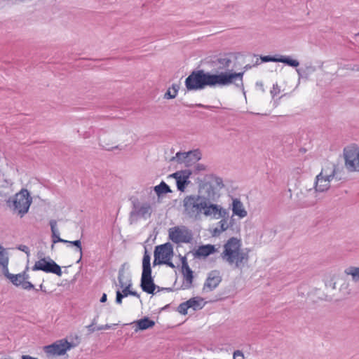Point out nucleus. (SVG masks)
I'll return each instance as SVG.
<instances>
[{"mask_svg":"<svg viewBox=\"0 0 359 359\" xmlns=\"http://www.w3.org/2000/svg\"><path fill=\"white\" fill-rule=\"evenodd\" d=\"M243 73L221 72L218 74L205 72L203 70L194 71L186 79L185 86L188 90H197L206 86H224L231 84L236 78L243 79Z\"/></svg>","mask_w":359,"mask_h":359,"instance_id":"nucleus-1","label":"nucleus"},{"mask_svg":"<svg viewBox=\"0 0 359 359\" xmlns=\"http://www.w3.org/2000/svg\"><path fill=\"white\" fill-rule=\"evenodd\" d=\"M184 212L190 217L198 219L201 215L212 219L224 217L226 212L220 205L212 204L199 196H188L183 201Z\"/></svg>","mask_w":359,"mask_h":359,"instance_id":"nucleus-2","label":"nucleus"},{"mask_svg":"<svg viewBox=\"0 0 359 359\" xmlns=\"http://www.w3.org/2000/svg\"><path fill=\"white\" fill-rule=\"evenodd\" d=\"M221 256L229 264L238 268L248 263L249 250L242 248L241 240L232 237L224 245V250Z\"/></svg>","mask_w":359,"mask_h":359,"instance_id":"nucleus-3","label":"nucleus"},{"mask_svg":"<svg viewBox=\"0 0 359 359\" xmlns=\"http://www.w3.org/2000/svg\"><path fill=\"white\" fill-rule=\"evenodd\" d=\"M337 165L330 161L324 163L321 172L316 176L315 189L316 191H325L330 187V182L337 174Z\"/></svg>","mask_w":359,"mask_h":359,"instance_id":"nucleus-4","label":"nucleus"},{"mask_svg":"<svg viewBox=\"0 0 359 359\" xmlns=\"http://www.w3.org/2000/svg\"><path fill=\"white\" fill-rule=\"evenodd\" d=\"M32 202V198L27 189H22L13 197L7 201V204L22 217L28 212Z\"/></svg>","mask_w":359,"mask_h":359,"instance_id":"nucleus-5","label":"nucleus"},{"mask_svg":"<svg viewBox=\"0 0 359 359\" xmlns=\"http://www.w3.org/2000/svg\"><path fill=\"white\" fill-rule=\"evenodd\" d=\"M173 257V248L170 243L158 245L154 250V264H165L169 266L174 267L171 262Z\"/></svg>","mask_w":359,"mask_h":359,"instance_id":"nucleus-6","label":"nucleus"},{"mask_svg":"<svg viewBox=\"0 0 359 359\" xmlns=\"http://www.w3.org/2000/svg\"><path fill=\"white\" fill-rule=\"evenodd\" d=\"M73 347L74 345L69 342L67 339H62L50 345L45 346L43 347V351L47 356H60L66 354V353Z\"/></svg>","mask_w":359,"mask_h":359,"instance_id":"nucleus-7","label":"nucleus"},{"mask_svg":"<svg viewBox=\"0 0 359 359\" xmlns=\"http://www.w3.org/2000/svg\"><path fill=\"white\" fill-rule=\"evenodd\" d=\"M29 267L22 272L18 274H12L9 273L8 270H6L4 275L16 287H21L22 289L26 290H30L34 288V285L28 280L29 278L27 271Z\"/></svg>","mask_w":359,"mask_h":359,"instance_id":"nucleus-8","label":"nucleus"},{"mask_svg":"<svg viewBox=\"0 0 359 359\" xmlns=\"http://www.w3.org/2000/svg\"><path fill=\"white\" fill-rule=\"evenodd\" d=\"M345 165L351 172L359 171V148L355 145H351L344 149Z\"/></svg>","mask_w":359,"mask_h":359,"instance_id":"nucleus-9","label":"nucleus"},{"mask_svg":"<svg viewBox=\"0 0 359 359\" xmlns=\"http://www.w3.org/2000/svg\"><path fill=\"white\" fill-rule=\"evenodd\" d=\"M168 236L175 243H189L192 238L191 232L185 226H174L169 229Z\"/></svg>","mask_w":359,"mask_h":359,"instance_id":"nucleus-10","label":"nucleus"},{"mask_svg":"<svg viewBox=\"0 0 359 359\" xmlns=\"http://www.w3.org/2000/svg\"><path fill=\"white\" fill-rule=\"evenodd\" d=\"M205 305V302L203 298L201 297H195L181 303L177 307V311L180 314L186 315L188 313L189 309L197 311L203 309Z\"/></svg>","mask_w":359,"mask_h":359,"instance_id":"nucleus-11","label":"nucleus"},{"mask_svg":"<svg viewBox=\"0 0 359 359\" xmlns=\"http://www.w3.org/2000/svg\"><path fill=\"white\" fill-rule=\"evenodd\" d=\"M33 270H41L46 273H53L60 276L62 275L60 266L54 261H48L45 258L40 259L36 262L33 266Z\"/></svg>","mask_w":359,"mask_h":359,"instance_id":"nucleus-12","label":"nucleus"},{"mask_svg":"<svg viewBox=\"0 0 359 359\" xmlns=\"http://www.w3.org/2000/svg\"><path fill=\"white\" fill-rule=\"evenodd\" d=\"M222 280L221 276L219 273L212 271L209 273L203 287L205 292H210L215 289Z\"/></svg>","mask_w":359,"mask_h":359,"instance_id":"nucleus-13","label":"nucleus"},{"mask_svg":"<svg viewBox=\"0 0 359 359\" xmlns=\"http://www.w3.org/2000/svg\"><path fill=\"white\" fill-rule=\"evenodd\" d=\"M182 273L184 279L188 285H191L193 282V271L190 269L185 257L182 259Z\"/></svg>","mask_w":359,"mask_h":359,"instance_id":"nucleus-14","label":"nucleus"},{"mask_svg":"<svg viewBox=\"0 0 359 359\" xmlns=\"http://www.w3.org/2000/svg\"><path fill=\"white\" fill-rule=\"evenodd\" d=\"M140 285L142 290L148 294H154L156 290V285L151 276L141 277Z\"/></svg>","mask_w":359,"mask_h":359,"instance_id":"nucleus-15","label":"nucleus"},{"mask_svg":"<svg viewBox=\"0 0 359 359\" xmlns=\"http://www.w3.org/2000/svg\"><path fill=\"white\" fill-rule=\"evenodd\" d=\"M232 211L233 215L240 218H243L247 216V211L245 210L243 203L237 198L233 200Z\"/></svg>","mask_w":359,"mask_h":359,"instance_id":"nucleus-16","label":"nucleus"},{"mask_svg":"<svg viewBox=\"0 0 359 359\" xmlns=\"http://www.w3.org/2000/svg\"><path fill=\"white\" fill-rule=\"evenodd\" d=\"M215 251V246L212 245H205L198 248L196 250L195 256L197 257H206Z\"/></svg>","mask_w":359,"mask_h":359,"instance_id":"nucleus-17","label":"nucleus"},{"mask_svg":"<svg viewBox=\"0 0 359 359\" xmlns=\"http://www.w3.org/2000/svg\"><path fill=\"white\" fill-rule=\"evenodd\" d=\"M150 255L145 251L142 259V277L151 276V268L150 264Z\"/></svg>","mask_w":359,"mask_h":359,"instance_id":"nucleus-18","label":"nucleus"},{"mask_svg":"<svg viewBox=\"0 0 359 359\" xmlns=\"http://www.w3.org/2000/svg\"><path fill=\"white\" fill-rule=\"evenodd\" d=\"M50 227H51V231H52V238H53V243H66L69 242L67 240H65L63 238H61L59 236L58 231L56 229L57 222L55 220H52L50 222Z\"/></svg>","mask_w":359,"mask_h":359,"instance_id":"nucleus-19","label":"nucleus"},{"mask_svg":"<svg viewBox=\"0 0 359 359\" xmlns=\"http://www.w3.org/2000/svg\"><path fill=\"white\" fill-rule=\"evenodd\" d=\"M0 265L2 267L3 273L8 270V257L6 250L0 245Z\"/></svg>","mask_w":359,"mask_h":359,"instance_id":"nucleus-20","label":"nucleus"},{"mask_svg":"<svg viewBox=\"0 0 359 359\" xmlns=\"http://www.w3.org/2000/svg\"><path fill=\"white\" fill-rule=\"evenodd\" d=\"M136 325L139 330H144L154 327L155 325V322L152 320H150L149 318L146 317L137 320L136 322Z\"/></svg>","mask_w":359,"mask_h":359,"instance_id":"nucleus-21","label":"nucleus"},{"mask_svg":"<svg viewBox=\"0 0 359 359\" xmlns=\"http://www.w3.org/2000/svg\"><path fill=\"white\" fill-rule=\"evenodd\" d=\"M180 89L179 85L172 84L171 87H170L167 92L164 95V98L165 99H173L175 98L178 93Z\"/></svg>","mask_w":359,"mask_h":359,"instance_id":"nucleus-22","label":"nucleus"},{"mask_svg":"<svg viewBox=\"0 0 359 359\" xmlns=\"http://www.w3.org/2000/svg\"><path fill=\"white\" fill-rule=\"evenodd\" d=\"M278 62L285 63L293 67H297L299 65V62L297 60L284 56L278 57Z\"/></svg>","mask_w":359,"mask_h":359,"instance_id":"nucleus-23","label":"nucleus"},{"mask_svg":"<svg viewBox=\"0 0 359 359\" xmlns=\"http://www.w3.org/2000/svg\"><path fill=\"white\" fill-rule=\"evenodd\" d=\"M229 227V224L225 219H222L218 223V226L213 230L214 235H219L222 232L226 230Z\"/></svg>","mask_w":359,"mask_h":359,"instance_id":"nucleus-24","label":"nucleus"},{"mask_svg":"<svg viewBox=\"0 0 359 359\" xmlns=\"http://www.w3.org/2000/svg\"><path fill=\"white\" fill-rule=\"evenodd\" d=\"M154 190L158 195L170 191V187L164 182H161L159 185L156 186Z\"/></svg>","mask_w":359,"mask_h":359,"instance_id":"nucleus-25","label":"nucleus"},{"mask_svg":"<svg viewBox=\"0 0 359 359\" xmlns=\"http://www.w3.org/2000/svg\"><path fill=\"white\" fill-rule=\"evenodd\" d=\"M345 273L351 275L354 280L359 281V268L349 267L345 270Z\"/></svg>","mask_w":359,"mask_h":359,"instance_id":"nucleus-26","label":"nucleus"},{"mask_svg":"<svg viewBox=\"0 0 359 359\" xmlns=\"http://www.w3.org/2000/svg\"><path fill=\"white\" fill-rule=\"evenodd\" d=\"M131 286V284H128L121 292L122 295H123V297H126L128 295H133V296H137V293L135 292L131 291L130 290V287Z\"/></svg>","mask_w":359,"mask_h":359,"instance_id":"nucleus-27","label":"nucleus"},{"mask_svg":"<svg viewBox=\"0 0 359 359\" xmlns=\"http://www.w3.org/2000/svg\"><path fill=\"white\" fill-rule=\"evenodd\" d=\"M186 183H187V181L185 180H182L180 177L179 179L177 180V189L180 191H183L184 190Z\"/></svg>","mask_w":359,"mask_h":359,"instance_id":"nucleus-28","label":"nucleus"},{"mask_svg":"<svg viewBox=\"0 0 359 359\" xmlns=\"http://www.w3.org/2000/svg\"><path fill=\"white\" fill-rule=\"evenodd\" d=\"M67 243H68L69 245H74L76 246V248L79 250V252L81 255V253H82V247H81V241L79 240H76V241H69V242H67Z\"/></svg>","mask_w":359,"mask_h":359,"instance_id":"nucleus-29","label":"nucleus"},{"mask_svg":"<svg viewBox=\"0 0 359 359\" xmlns=\"http://www.w3.org/2000/svg\"><path fill=\"white\" fill-rule=\"evenodd\" d=\"M263 62H278V57L264 56L262 57Z\"/></svg>","mask_w":359,"mask_h":359,"instance_id":"nucleus-30","label":"nucleus"},{"mask_svg":"<svg viewBox=\"0 0 359 359\" xmlns=\"http://www.w3.org/2000/svg\"><path fill=\"white\" fill-rule=\"evenodd\" d=\"M191 155L196 156V154H195V152H191V151L188 152V153H182V154L177 153V157L179 159H181V156H182L183 158H186L189 157Z\"/></svg>","mask_w":359,"mask_h":359,"instance_id":"nucleus-31","label":"nucleus"},{"mask_svg":"<svg viewBox=\"0 0 359 359\" xmlns=\"http://www.w3.org/2000/svg\"><path fill=\"white\" fill-rule=\"evenodd\" d=\"M233 359H244V355L241 351H236L233 353Z\"/></svg>","mask_w":359,"mask_h":359,"instance_id":"nucleus-32","label":"nucleus"},{"mask_svg":"<svg viewBox=\"0 0 359 359\" xmlns=\"http://www.w3.org/2000/svg\"><path fill=\"white\" fill-rule=\"evenodd\" d=\"M123 298V295H122V293L120 291L116 292V301L118 304L122 303V299Z\"/></svg>","mask_w":359,"mask_h":359,"instance_id":"nucleus-33","label":"nucleus"},{"mask_svg":"<svg viewBox=\"0 0 359 359\" xmlns=\"http://www.w3.org/2000/svg\"><path fill=\"white\" fill-rule=\"evenodd\" d=\"M22 359H38V358H33L29 355H23L22 356Z\"/></svg>","mask_w":359,"mask_h":359,"instance_id":"nucleus-34","label":"nucleus"},{"mask_svg":"<svg viewBox=\"0 0 359 359\" xmlns=\"http://www.w3.org/2000/svg\"><path fill=\"white\" fill-rule=\"evenodd\" d=\"M107 301V294H103V295L102 296L101 299H100V302H105Z\"/></svg>","mask_w":359,"mask_h":359,"instance_id":"nucleus-35","label":"nucleus"},{"mask_svg":"<svg viewBox=\"0 0 359 359\" xmlns=\"http://www.w3.org/2000/svg\"><path fill=\"white\" fill-rule=\"evenodd\" d=\"M113 147H105V149H107V150H110L111 149H112Z\"/></svg>","mask_w":359,"mask_h":359,"instance_id":"nucleus-36","label":"nucleus"},{"mask_svg":"<svg viewBox=\"0 0 359 359\" xmlns=\"http://www.w3.org/2000/svg\"><path fill=\"white\" fill-rule=\"evenodd\" d=\"M196 160H198V159H200V157H197V156H196Z\"/></svg>","mask_w":359,"mask_h":359,"instance_id":"nucleus-37","label":"nucleus"}]
</instances>
